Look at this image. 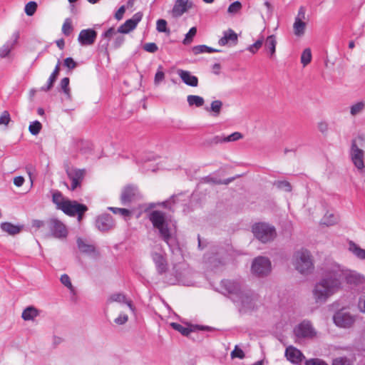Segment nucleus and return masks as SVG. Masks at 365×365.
Wrapping results in <instances>:
<instances>
[{"instance_id":"obj_1","label":"nucleus","mask_w":365,"mask_h":365,"mask_svg":"<svg viewBox=\"0 0 365 365\" xmlns=\"http://www.w3.org/2000/svg\"><path fill=\"white\" fill-rule=\"evenodd\" d=\"M356 285L361 282L360 276L344 270L338 264L329 267L317 282L312 290L316 303L324 304L327 299L343 288L344 282Z\"/></svg>"},{"instance_id":"obj_2","label":"nucleus","mask_w":365,"mask_h":365,"mask_svg":"<svg viewBox=\"0 0 365 365\" xmlns=\"http://www.w3.org/2000/svg\"><path fill=\"white\" fill-rule=\"evenodd\" d=\"M148 219L153 227L158 230L160 239L170 246L173 237L169 225L166 221L165 213L160 210H153L149 213Z\"/></svg>"},{"instance_id":"obj_3","label":"nucleus","mask_w":365,"mask_h":365,"mask_svg":"<svg viewBox=\"0 0 365 365\" xmlns=\"http://www.w3.org/2000/svg\"><path fill=\"white\" fill-rule=\"evenodd\" d=\"M237 300L233 301L240 312H247L257 309L259 304V295L251 289H245L238 296Z\"/></svg>"},{"instance_id":"obj_4","label":"nucleus","mask_w":365,"mask_h":365,"mask_svg":"<svg viewBox=\"0 0 365 365\" xmlns=\"http://www.w3.org/2000/svg\"><path fill=\"white\" fill-rule=\"evenodd\" d=\"M294 268L301 274H307L314 269L312 256L306 249H301L294 252L292 259Z\"/></svg>"},{"instance_id":"obj_5","label":"nucleus","mask_w":365,"mask_h":365,"mask_svg":"<svg viewBox=\"0 0 365 365\" xmlns=\"http://www.w3.org/2000/svg\"><path fill=\"white\" fill-rule=\"evenodd\" d=\"M252 231L254 236L262 243L272 241L277 235L274 227L265 222L254 224L252 227Z\"/></svg>"},{"instance_id":"obj_6","label":"nucleus","mask_w":365,"mask_h":365,"mask_svg":"<svg viewBox=\"0 0 365 365\" xmlns=\"http://www.w3.org/2000/svg\"><path fill=\"white\" fill-rule=\"evenodd\" d=\"M119 34L115 31L114 28L111 27L108 29L106 31H105L102 34V37L106 39V41L101 40L100 41V46L102 49H104L106 52L108 51V48L109 46V41L113 38V41L111 43V48L113 49H117L120 48L124 41L125 38L123 36L118 34Z\"/></svg>"},{"instance_id":"obj_7","label":"nucleus","mask_w":365,"mask_h":365,"mask_svg":"<svg viewBox=\"0 0 365 365\" xmlns=\"http://www.w3.org/2000/svg\"><path fill=\"white\" fill-rule=\"evenodd\" d=\"M220 284L222 293L227 294L232 302L237 300L238 296L246 289L238 280L223 279Z\"/></svg>"},{"instance_id":"obj_8","label":"nucleus","mask_w":365,"mask_h":365,"mask_svg":"<svg viewBox=\"0 0 365 365\" xmlns=\"http://www.w3.org/2000/svg\"><path fill=\"white\" fill-rule=\"evenodd\" d=\"M61 207V210L66 215L71 217L77 215L78 222L82 220L83 214L88 210L86 205L81 204L76 200H66V204Z\"/></svg>"},{"instance_id":"obj_9","label":"nucleus","mask_w":365,"mask_h":365,"mask_svg":"<svg viewBox=\"0 0 365 365\" xmlns=\"http://www.w3.org/2000/svg\"><path fill=\"white\" fill-rule=\"evenodd\" d=\"M252 272L258 277L267 276L271 272V262L264 257L255 258L252 264Z\"/></svg>"},{"instance_id":"obj_10","label":"nucleus","mask_w":365,"mask_h":365,"mask_svg":"<svg viewBox=\"0 0 365 365\" xmlns=\"http://www.w3.org/2000/svg\"><path fill=\"white\" fill-rule=\"evenodd\" d=\"M46 224L53 237L61 239L67 237L68 230L66 225L57 218H50Z\"/></svg>"},{"instance_id":"obj_11","label":"nucleus","mask_w":365,"mask_h":365,"mask_svg":"<svg viewBox=\"0 0 365 365\" xmlns=\"http://www.w3.org/2000/svg\"><path fill=\"white\" fill-rule=\"evenodd\" d=\"M120 199L121 205L127 206L130 203L140 200V195L136 187L133 185H127L122 190Z\"/></svg>"},{"instance_id":"obj_12","label":"nucleus","mask_w":365,"mask_h":365,"mask_svg":"<svg viewBox=\"0 0 365 365\" xmlns=\"http://www.w3.org/2000/svg\"><path fill=\"white\" fill-rule=\"evenodd\" d=\"M225 250L222 247H213L210 252L204 255V259L213 267L223 263Z\"/></svg>"},{"instance_id":"obj_13","label":"nucleus","mask_w":365,"mask_h":365,"mask_svg":"<svg viewBox=\"0 0 365 365\" xmlns=\"http://www.w3.org/2000/svg\"><path fill=\"white\" fill-rule=\"evenodd\" d=\"M113 217L108 213L102 214L96 217V226L101 232H108L115 227Z\"/></svg>"},{"instance_id":"obj_14","label":"nucleus","mask_w":365,"mask_h":365,"mask_svg":"<svg viewBox=\"0 0 365 365\" xmlns=\"http://www.w3.org/2000/svg\"><path fill=\"white\" fill-rule=\"evenodd\" d=\"M294 331L298 338H312L316 334L311 323L308 321H303L294 328Z\"/></svg>"},{"instance_id":"obj_15","label":"nucleus","mask_w":365,"mask_h":365,"mask_svg":"<svg viewBox=\"0 0 365 365\" xmlns=\"http://www.w3.org/2000/svg\"><path fill=\"white\" fill-rule=\"evenodd\" d=\"M143 18L142 12L135 13L133 17L125 21V22L120 26L117 29V32L119 34H128L133 31L141 21Z\"/></svg>"},{"instance_id":"obj_16","label":"nucleus","mask_w":365,"mask_h":365,"mask_svg":"<svg viewBox=\"0 0 365 365\" xmlns=\"http://www.w3.org/2000/svg\"><path fill=\"white\" fill-rule=\"evenodd\" d=\"M351 156L354 165L359 170H363L364 168V151L358 147L355 140H352Z\"/></svg>"},{"instance_id":"obj_17","label":"nucleus","mask_w":365,"mask_h":365,"mask_svg":"<svg viewBox=\"0 0 365 365\" xmlns=\"http://www.w3.org/2000/svg\"><path fill=\"white\" fill-rule=\"evenodd\" d=\"M170 326L185 336H188L191 332L197 330L212 331L214 329L212 327L202 325H191L190 327H185L175 322L171 323Z\"/></svg>"},{"instance_id":"obj_18","label":"nucleus","mask_w":365,"mask_h":365,"mask_svg":"<svg viewBox=\"0 0 365 365\" xmlns=\"http://www.w3.org/2000/svg\"><path fill=\"white\" fill-rule=\"evenodd\" d=\"M158 158V156L154 155L153 153H149L145 154L141 158H138L136 163L138 164H142V170L144 173H146L149 170H151L152 172H155L158 169L157 165L150 166L147 164L151 161L156 160Z\"/></svg>"},{"instance_id":"obj_19","label":"nucleus","mask_w":365,"mask_h":365,"mask_svg":"<svg viewBox=\"0 0 365 365\" xmlns=\"http://www.w3.org/2000/svg\"><path fill=\"white\" fill-rule=\"evenodd\" d=\"M333 320L335 324L340 327H349L354 323L352 317L349 313L342 311L336 312Z\"/></svg>"},{"instance_id":"obj_20","label":"nucleus","mask_w":365,"mask_h":365,"mask_svg":"<svg viewBox=\"0 0 365 365\" xmlns=\"http://www.w3.org/2000/svg\"><path fill=\"white\" fill-rule=\"evenodd\" d=\"M97 37V32L91 29H83L81 31L78 40L83 46L92 45Z\"/></svg>"},{"instance_id":"obj_21","label":"nucleus","mask_w":365,"mask_h":365,"mask_svg":"<svg viewBox=\"0 0 365 365\" xmlns=\"http://www.w3.org/2000/svg\"><path fill=\"white\" fill-rule=\"evenodd\" d=\"M151 257L155 264L158 273L160 274L165 273L168 269V263L164 255L161 253L153 252Z\"/></svg>"},{"instance_id":"obj_22","label":"nucleus","mask_w":365,"mask_h":365,"mask_svg":"<svg viewBox=\"0 0 365 365\" xmlns=\"http://www.w3.org/2000/svg\"><path fill=\"white\" fill-rule=\"evenodd\" d=\"M285 356L293 364H299L304 359L302 353L297 349L290 346L285 350Z\"/></svg>"},{"instance_id":"obj_23","label":"nucleus","mask_w":365,"mask_h":365,"mask_svg":"<svg viewBox=\"0 0 365 365\" xmlns=\"http://www.w3.org/2000/svg\"><path fill=\"white\" fill-rule=\"evenodd\" d=\"M192 7V3L189 0H177L173 8V15L175 17L182 16Z\"/></svg>"},{"instance_id":"obj_24","label":"nucleus","mask_w":365,"mask_h":365,"mask_svg":"<svg viewBox=\"0 0 365 365\" xmlns=\"http://www.w3.org/2000/svg\"><path fill=\"white\" fill-rule=\"evenodd\" d=\"M237 35L232 29H228L223 32V36L219 40L218 43L220 46L236 45L237 43Z\"/></svg>"},{"instance_id":"obj_25","label":"nucleus","mask_w":365,"mask_h":365,"mask_svg":"<svg viewBox=\"0 0 365 365\" xmlns=\"http://www.w3.org/2000/svg\"><path fill=\"white\" fill-rule=\"evenodd\" d=\"M76 243L78 250L86 255H93L95 256L98 255V252H97L96 247L88 243L86 240H83L81 237H78L76 240Z\"/></svg>"},{"instance_id":"obj_26","label":"nucleus","mask_w":365,"mask_h":365,"mask_svg":"<svg viewBox=\"0 0 365 365\" xmlns=\"http://www.w3.org/2000/svg\"><path fill=\"white\" fill-rule=\"evenodd\" d=\"M178 74L181 78L182 81L186 85L192 87H196L198 85V78L195 76L191 74L188 71L179 69Z\"/></svg>"},{"instance_id":"obj_27","label":"nucleus","mask_w":365,"mask_h":365,"mask_svg":"<svg viewBox=\"0 0 365 365\" xmlns=\"http://www.w3.org/2000/svg\"><path fill=\"white\" fill-rule=\"evenodd\" d=\"M60 64H61V62L58 60V63H57V64H56V67H55V68L53 70V71L52 72V73L51 74L50 77L48 78V80L46 86H44L41 87V91L46 92V91H48L49 90L51 89V88L53 86V83H55V81L57 79L58 76L59 74Z\"/></svg>"},{"instance_id":"obj_28","label":"nucleus","mask_w":365,"mask_h":365,"mask_svg":"<svg viewBox=\"0 0 365 365\" xmlns=\"http://www.w3.org/2000/svg\"><path fill=\"white\" fill-rule=\"evenodd\" d=\"M0 227L4 232H7L10 235H15L19 233L23 229L22 225H16L7 222H2Z\"/></svg>"},{"instance_id":"obj_29","label":"nucleus","mask_w":365,"mask_h":365,"mask_svg":"<svg viewBox=\"0 0 365 365\" xmlns=\"http://www.w3.org/2000/svg\"><path fill=\"white\" fill-rule=\"evenodd\" d=\"M277 41L274 35L267 37L264 41L265 49L269 52V57L273 58L275 55Z\"/></svg>"},{"instance_id":"obj_30","label":"nucleus","mask_w":365,"mask_h":365,"mask_svg":"<svg viewBox=\"0 0 365 365\" xmlns=\"http://www.w3.org/2000/svg\"><path fill=\"white\" fill-rule=\"evenodd\" d=\"M108 302H123L125 303L128 307L132 310L134 311V307L132 304V302L130 300H126L125 296L121 293H114L111 294L108 299Z\"/></svg>"},{"instance_id":"obj_31","label":"nucleus","mask_w":365,"mask_h":365,"mask_svg":"<svg viewBox=\"0 0 365 365\" xmlns=\"http://www.w3.org/2000/svg\"><path fill=\"white\" fill-rule=\"evenodd\" d=\"M39 314V311L33 306L26 307L22 312L21 317L25 321L34 320Z\"/></svg>"},{"instance_id":"obj_32","label":"nucleus","mask_w":365,"mask_h":365,"mask_svg":"<svg viewBox=\"0 0 365 365\" xmlns=\"http://www.w3.org/2000/svg\"><path fill=\"white\" fill-rule=\"evenodd\" d=\"M307 27V24L299 19H294L293 24V31L295 36L301 37L304 36Z\"/></svg>"},{"instance_id":"obj_33","label":"nucleus","mask_w":365,"mask_h":365,"mask_svg":"<svg viewBox=\"0 0 365 365\" xmlns=\"http://www.w3.org/2000/svg\"><path fill=\"white\" fill-rule=\"evenodd\" d=\"M66 173L70 180L76 179L78 181H82L84 176V170L80 169H66Z\"/></svg>"},{"instance_id":"obj_34","label":"nucleus","mask_w":365,"mask_h":365,"mask_svg":"<svg viewBox=\"0 0 365 365\" xmlns=\"http://www.w3.org/2000/svg\"><path fill=\"white\" fill-rule=\"evenodd\" d=\"M52 202L56 205V207L61 210V206L66 202V200L63 198L62 193L56 190L52 194Z\"/></svg>"},{"instance_id":"obj_35","label":"nucleus","mask_w":365,"mask_h":365,"mask_svg":"<svg viewBox=\"0 0 365 365\" xmlns=\"http://www.w3.org/2000/svg\"><path fill=\"white\" fill-rule=\"evenodd\" d=\"M187 101L190 106L201 107L205 103L202 97L195 95H189L187 97Z\"/></svg>"},{"instance_id":"obj_36","label":"nucleus","mask_w":365,"mask_h":365,"mask_svg":"<svg viewBox=\"0 0 365 365\" xmlns=\"http://www.w3.org/2000/svg\"><path fill=\"white\" fill-rule=\"evenodd\" d=\"M349 250L359 259H365V250L361 249L354 242L349 243Z\"/></svg>"},{"instance_id":"obj_37","label":"nucleus","mask_w":365,"mask_h":365,"mask_svg":"<svg viewBox=\"0 0 365 365\" xmlns=\"http://www.w3.org/2000/svg\"><path fill=\"white\" fill-rule=\"evenodd\" d=\"M338 216L334 214L327 213L322 219V224L325 225L327 226H331L336 224L338 222Z\"/></svg>"},{"instance_id":"obj_38","label":"nucleus","mask_w":365,"mask_h":365,"mask_svg":"<svg viewBox=\"0 0 365 365\" xmlns=\"http://www.w3.org/2000/svg\"><path fill=\"white\" fill-rule=\"evenodd\" d=\"M222 107V102L220 100L213 101L211 103L210 108H206L207 111H212L215 116L220 115Z\"/></svg>"},{"instance_id":"obj_39","label":"nucleus","mask_w":365,"mask_h":365,"mask_svg":"<svg viewBox=\"0 0 365 365\" xmlns=\"http://www.w3.org/2000/svg\"><path fill=\"white\" fill-rule=\"evenodd\" d=\"M274 185L276 186L279 190H282L288 192H291L292 189L291 184L286 180L274 181Z\"/></svg>"},{"instance_id":"obj_40","label":"nucleus","mask_w":365,"mask_h":365,"mask_svg":"<svg viewBox=\"0 0 365 365\" xmlns=\"http://www.w3.org/2000/svg\"><path fill=\"white\" fill-rule=\"evenodd\" d=\"M197 34V28L192 27L189 31L185 34V37L182 41V43L184 45H188L191 43L193 41V38Z\"/></svg>"},{"instance_id":"obj_41","label":"nucleus","mask_w":365,"mask_h":365,"mask_svg":"<svg viewBox=\"0 0 365 365\" xmlns=\"http://www.w3.org/2000/svg\"><path fill=\"white\" fill-rule=\"evenodd\" d=\"M108 210L112 211L114 214H118L123 216V217H128L131 216V211L126 208H118V207H108Z\"/></svg>"},{"instance_id":"obj_42","label":"nucleus","mask_w":365,"mask_h":365,"mask_svg":"<svg viewBox=\"0 0 365 365\" xmlns=\"http://www.w3.org/2000/svg\"><path fill=\"white\" fill-rule=\"evenodd\" d=\"M312 60V52L310 48H305L301 56V63L304 66L308 65Z\"/></svg>"},{"instance_id":"obj_43","label":"nucleus","mask_w":365,"mask_h":365,"mask_svg":"<svg viewBox=\"0 0 365 365\" xmlns=\"http://www.w3.org/2000/svg\"><path fill=\"white\" fill-rule=\"evenodd\" d=\"M70 80L68 77L61 79L60 86L63 92L67 96L68 98H71V90L69 88Z\"/></svg>"},{"instance_id":"obj_44","label":"nucleus","mask_w":365,"mask_h":365,"mask_svg":"<svg viewBox=\"0 0 365 365\" xmlns=\"http://www.w3.org/2000/svg\"><path fill=\"white\" fill-rule=\"evenodd\" d=\"M41 128V123L38 120H35L29 125V130L32 135H36L40 133Z\"/></svg>"},{"instance_id":"obj_45","label":"nucleus","mask_w":365,"mask_h":365,"mask_svg":"<svg viewBox=\"0 0 365 365\" xmlns=\"http://www.w3.org/2000/svg\"><path fill=\"white\" fill-rule=\"evenodd\" d=\"M37 3L35 2V1H29V3H27L25 6V13L26 14L27 16H33L36 9H37Z\"/></svg>"},{"instance_id":"obj_46","label":"nucleus","mask_w":365,"mask_h":365,"mask_svg":"<svg viewBox=\"0 0 365 365\" xmlns=\"http://www.w3.org/2000/svg\"><path fill=\"white\" fill-rule=\"evenodd\" d=\"M264 37L261 36L255 43L250 45L247 50L251 52L252 53H255L257 51L262 47L263 43H264Z\"/></svg>"},{"instance_id":"obj_47","label":"nucleus","mask_w":365,"mask_h":365,"mask_svg":"<svg viewBox=\"0 0 365 365\" xmlns=\"http://www.w3.org/2000/svg\"><path fill=\"white\" fill-rule=\"evenodd\" d=\"M156 29L158 32L170 33L167 28V21L165 19H158L156 23Z\"/></svg>"},{"instance_id":"obj_48","label":"nucleus","mask_w":365,"mask_h":365,"mask_svg":"<svg viewBox=\"0 0 365 365\" xmlns=\"http://www.w3.org/2000/svg\"><path fill=\"white\" fill-rule=\"evenodd\" d=\"M243 138V135L240 132H235L227 136H224V142L228 143V142H234L237 141L240 139H242Z\"/></svg>"},{"instance_id":"obj_49","label":"nucleus","mask_w":365,"mask_h":365,"mask_svg":"<svg viewBox=\"0 0 365 365\" xmlns=\"http://www.w3.org/2000/svg\"><path fill=\"white\" fill-rule=\"evenodd\" d=\"M364 103L363 102H359L351 106L350 113L352 115H356L363 110L364 108Z\"/></svg>"},{"instance_id":"obj_50","label":"nucleus","mask_w":365,"mask_h":365,"mask_svg":"<svg viewBox=\"0 0 365 365\" xmlns=\"http://www.w3.org/2000/svg\"><path fill=\"white\" fill-rule=\"evenodd\" d=\"M241 3L239 1H236L229 6L227 11L230 14H236L241 9Z\"/></svg>"},{"instance_id":"obj_51","label":"nucleus","mask_w":365,"mask_h":365,"mask_svg":"<svg viewBox=\"0 0 365 365\" xmlns=\"http://www.w3.org/2000/svg\"><path fill=\"white\" fill-rule=\"evenodd\" d=\"M208 145H217L219 143H225L224 142V136L216 135L213 138L208 139L205 142Z\"/></svg>"},{"instance_id":"obj_52","label":"nucleus","mask_w":365,"mask_h":365,"mask_svg":"<svg viewBox=\"0 0 365 365\" xmlns=\"http://www.w3.org/2000/svg\"><path fill=\"white\" fill-rule=\"evenodd\" d=\"M60 280H61V282L65 287L68 288L71 291H73V285L71 284L70 277H68V274H62Z\"/></svg>"},{"instance_id":"obj_53","label":"nucleus","mask_w":365,"mask_h":365,"mask_svg":"<svg viewBox=\"0 0 365 365\" xmlns=\"http://www.w3.org/2000/svg\"><path fill=\"white\" fill-rule=\"evenodd\" d=\"M332 365H353L352 362L346 357H339L333 360Z\"/></svg>"},{"instance_id":"obj_54","label":"nucleus","mask_w":365,"mask_h":365,"mask_svg":"<svg viewBox=\"0 0 365 365\" xmlns=\"http://www.w3.org/2000/svg\"><path fill=\"white\" fill-rule=\"evenodd\" d=\"M143 49L149 53H155L158 47L155 43H147L143 45Z\"/></svg>"},{"instance_id":"obj_55","label":"nucleus","mask_w":365,"mask_h":365,"mask_svg":"<svg viewBox=\"0 0 365 365\" xmlns=\"http://www.w3.org/2000/svg\"><path fill=\"white\" fill-rule=\"evenodd\" d=\"M245 356L244 351L238 348L237 346H236L235 349L231 352L232 358H239L242 359L245 358Z\"/></svg>"},{"instance_id":"obj_56","label":"nucleus","mask_w":365,"mask_h":365,"mask_svg":"<svg viewBox=\"0 0 365 365\" xmlns=\"http://www.w3.org/2000/svg\"><path fill=\"white\" fill-rule=\"evenodd\" d=\"M10 120L11 118L9 113L6 110L4 111L0 116V125H7Z\"/></svg>"},{"instance_id":"obj_57","label":"nucleus","mask_w":365,"mask_h":365,"mask_svg":"<svg viewBox=\"0 0 365 365\" xmlns=\"http://www.w3.org/2000/svg\"><path fill=\"white\" fill-rule=\"evenodd\" d=\"M11 50V46L10 44H5L0 48V57L4 58L7 56Z\"/></svg>"},{"instance_id":"obj_58","label":"nucleus","mask_w":365,"mask_h":365,"mask_svg":"<svg viewBox=\"0 0 365 365\" xmlns=\"http://www.w3.org/2000/svg\"><path fill=\"white\" fill-rule=\"evenodd\" d=\"M64 66L68 69H73L77 66L76 62L71 57H68L64 60Z\"/></svg>"},{"instance_id":"obj_59","label":"nucleus","mask_w":365,"mask_h":365,"mask_svg":"<svg viewBox=\"0 0 365 365\" xmlns=\"http://www.w3.org/2000/svg\"><path fill=\"white\" fill-rule=\"evenodd\" d=\"M165 78V73L162 71V66H159L158 70L155 76V83L158 84L159 82L162 81Z\"/></svg>"},{"instance_id":"obj_60","label":"nucleus","mask_w":365,"mask_h":365,"mask_svg":"<svg viewBox=\"0 0 365 365\" xmlns=\"http://www.w3.org/2000/svg\"><path fill=\"white\" fill-rule=\"evenodd\" d=\"M72 30V26L71 23L67 19L62 26V32L66 36H69Z\"/></svg>"},{"instance_id":"obj_61","label":"nucleus","mask_w":365,"mask_h":365,"mask_svg":"<svg viewBox=\"0 0 365 365\" xmlns=\"http://www.w3.org/2000/svg\"><path fill=\"white\" fill-rule=\"evenodd\" d=\"M165 282L169 284H175L178 282H180V277L178 274L175 276L170 275L165 277Z\"/></svg>"},{"instance_id":"obj_62","label":"nucleus","mask_w":365,"mask_h":365,"mask_svg":"<svg viewBox=\"0 0 365 365\" xmlns=\"http://www.w3.org/2000/svg\"><path fill=\"white\" fill-rule=\"evenodd\" d=\"M305 365H328L325 361L320 359H311L306 361Z\"/></svg>"},{"instance_id":"obj_63","label":"nucleus","mask_w":365,"mask_h":365,"mask_svg":"<svg viewBox=\"0 0 365 365\" xmlns=\"http://www.w3.org/2000/svg\"><path fill=\"white\" fill-rule=\"evenodd\" d=\"M128 320V317L127 314H120L116 319H115L114 322L117 324L123 325L125 324Z\"/></svg>"},{"instance_id":"obj_64","label":"nucleus","mask_w":365,"mask_h":365,"mask_svg":"<svg viewBox=\"0 0 365 365\" xmlns=\"http://www.w3.org/2000/svg\"><path fill=\"white\" fill-rule=\"evenodd\" d=\"M358 307L360 312L365 313V293H363L360 296L358 302Z\"/></svg>"}]
</instances>
